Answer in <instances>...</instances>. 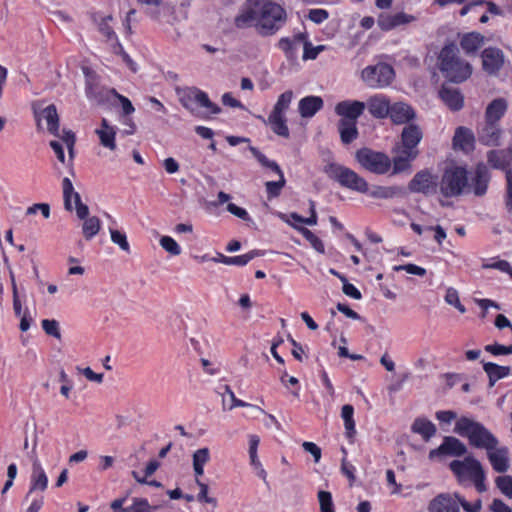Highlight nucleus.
Listing matches in <instances>:
<instances>
[{"instance_id":"f257e3e1","label":"nucleus","mask_w":512,"mask_h":512,"mask_svg":"<svg viewBox=\"0 0 512 512\" xmlns=\"http://www.w3.org/2000/svg\"><path fill=\"white\" fill-rule=\"evenodd\" d=\"M285 9L272 0H246L234 18L238 29L254 27L262 36L275 34L286 22Z\"/></svg>"},{"instance_id":"f03ea898","label":"nucleus","mask_w":512,"mask_h":512,"mask_svg":"<svg viewBox=\"0 0 512 512\" xmlns=\"http://www.w3.org/2000/svg\"><path fill=\"white\" fill-rule=\"evenodd\" d=\"M458 53V47L454 43H449L441 49L438 57L440 71L455 83L467 80L472 74V66Z\"/></svg>"},{"instance_id":"7ed1b4c3","label":"nucleus","mask_w":512,"mask_h":512,"mask_svg":"<svg viewBox=\"0 0 512 512\" xmlns=\"http://www.w3.org/2000/svg\"><path fill=\"white\" fill-rule=\"evenodd\" d=\"M454 432L467 437L472 446L492 449L498 445V440L479 422L468 417H461L455 424Z\"/></svg>"},{"instance_id":"20e7f679","label":"nucleus","mask_w":512,"mask_h":512,"mask_svg":"<svg viewBox=\"0 0 512 512\" xmlns=\"http://www.w3.org/2000/svg\"><path fill=\"white\" fill-rule=\"evenodd\" d=\"M438 184L439 191L444 197H458L469 191L467 170L461 166L451 165L445 169Z\"/></svg>"},{"instance_id":"39448f33","label":"nucleus","mask_w":512,"mask_h":512,"mask_svg":"<svg viewBox=\"0 0 512 512\" xmlns=\"http://www.w3.org/2000/svg\"><path fill=\"white\" fill-rule=\"evenodd\" d=\"M355 157L364 169L374 174H385L391 167V159L388 155L370 148L359 149Z\"/></svg>"},{"instance_id":"423d86ee","label":"nucleus","mask_w":512,"mask_h":512,"mask_svg":"<svg viewBox=\"0 0 512 512\" xmlns=\"http://www.w3.org/2000/svg\"><path fill=\"white\" fill-rule=\"evenodd\" d=\"M176 93L182 106L191 112L194 111L192 107L193 103H197L201 107L208 109L212 114H218L221 111V108L217 104L210 101L205 92L196 87L176 88Z\"/></svg>"},{"instance_id":"0eeeda50","label":"nucleus","mask_w":512,"mask_h":512,"mask_svg":"<svg viewBox=\"0 0 512 512\" xmlns=\"http://www.w3.org/2000/svg\"><path fill=\"white\" fill-rule=\"evenodd\" d=\"M331 175L336 181L339 182L341 186L350 190H354L359 193H366L369 190V186L366 180L358 175L355 171L347 167L341 165H332Z\"/></svg>"},{"instance_id":"6e6552de","label":"nucleus","mask_w":512,"mask_h":512,"mask_svg":"<svg viewBox=\"0 0 512 512\" xmlns=\"http://www.w3.org/2000/svg\"><path fill=\"white\" fill-rule=\"evenodd\" d=\"M361 77L371 88H384L392 82L394 70L391 66L380 63L365 68L362 71Z\"/></svg>"},{"instance_id":"1a4fd4ad","label":"nucleus","mask_w":512,"mask_h":512,"mask_svg":"<svg viewBox=\"0 0 512 512\" xmlns=\"http://www.w3.org/2000/svg\"><path fill=\"white\" fill-rule=\"evenodd\" d=\"M449 466L459 482L468 479L472 481V478L483 470L481 463L471 455L464 460H454Z\"/></svg>"},{"instance_id":"9d476101","label":"nucleus","mask_w":512,"mask_h":512,"mask_svg":"<svg viewBox=\"0 0 512 512\" xmlns=\"http://www.w3.org/2000/svg\"><path fill=\"white\" fill-rule=\"evenodd\" d=\"M437 176L429 170H422L415 174L409 182L408 188L411 192L431 195L436 193L439 187Z\"/></svg>"},{"instance_id":"9b49d317","label":"nucleus","mask_w":512,"mask_h":512,"mask_svg":"<svg viewBox=\"0 0 512 512\" xmlns=\"http://www.w3.org/2000/svg\"><path fill=\"white\" fill-rule=\"evenodd\" d=\"M466 452L467 448L464 443L455 437L446 436L438 448L430 451L429 458L434 459L441 455L462 456Z\"/></svg>"},{"instance_id":"f8f14e48","label":"nucleus","mask_w":512,"mask_h":512,"mask_svg":"<svg viewBox=\"0 0 512 512\" xmlns=\"http://www.w3.org/2000/svg\"><path fill=\"white\" fill-rule=\"evenodd\" d=\"M481 57L483 69L489 74L497 73L504 64V54L498 48L489 47L484 49Z\"/></svg>"},{"instance_id":"ddd939ff","label":"nucleus","mask_w":512,"mask_h":512,"mask_svg":"<svg viewBox=\"0 0 512 512\" xmlns=\"http://www.w3.org/2000/svg\"><path fill=\"white\" fill-rule=\"evenodd\" d=\"M388 116L394 124L402 125L414 120L416 112L409 104L396 102L390 106Z\"/></svg>"},{"instance_id":"4468645a","label":"nucleus","mask_w":512,"mask_h":512,"mask_svg":"<svg viewBox=\"0 0 512 512\" xmlns=\"http://www.w3.org/2000/svg\"><path fill=\"white\" fill-rule=\"evenodd\" d=\"M488 459L493 467V469L498 473H505L508 471L510 467L509 462V450L507 447L502 446L495 448L487 449Z\"/></svg>"},{"instance_id":"2eb2a0df","label":"nucleus","mask_w":512,"mask_h":512,"mask_svg":"<svg viewBox=\"0 0 512 512\" xmlns=\"http://www.w3.org/2000/svg\"><path fill=\"white\" fill-rule=\"evenodd\" d=\"M489 181L490 175L488 168L483 163H480L475 168L469 190L472 189L476 196H483L487 192Z\"/></svg>"},{"instance_id":"dca6fc26","label":"nucleus","mask_w":512,"mask_h":512,"mask_svg":"<svg viewBox=\"0 0 512 512\" xmlns=\"http://www.w3.org/2000/svg\"><path fill=\"white\" fill-rule=\"evenodd\" d=\"M458 494H440L429 505L430 512H459Z\"/></svg>"},{"instance_id":"f3484780","label":"nucleus","mask_w":512,"mask_h":512,"mask_svg":"<svg viewBox=\"0 0 512 512\" xmlns=\"http://www.w3.org/2000/svg\"><path fill=\"white\" fill-rule=\"evenodd\" d=\"M365 109V103L360 101H343L336 105L335 111L342 118L340 120H351L356 122L357 118L363 113Z\"/></svg>"},{"instance_id":"a211bd4d","label":"nucleus","mask_w":512,"mask_h":512,"mask_svg":"<svg viewBox=\"0 0 512 512\" xmlns=\"http://www.w3.org/2000/svg\"><path fill=\"white\" fill-rule=\"evenodd\" d=\"M501 130L498 123L485 121L478 132L479 141L487 146H497L500 144Z\"/></svg>"},{"instance_id":"6ab92c4d","label":"nucleus","mask_w":512,"mask_h":512,"mask_svg":"<svg viewBox=\"0 0 512 512\" xmlns=\"http://www.w3.org/2000/svg\"><path fill=\"white\" fill-rule=\"evenodd\" d=\"M95 133L104 148L110 151L116 150V131L115 128L108 123L107 119H102L100 127L95 130Z\"/></svg>"},{"instance_id":"aec40b11","label":"nucleus","mask_w":512,"mask_h":512,"mask_svg":"<svg viewBox=\"0 0 512 512\" xmlns=\"http://www.w3.org/2000/svg\"><path fill=\"white\" fill-rule=\"evenodd\" d=\"M423 138L421 128L416 124L406 125L401 132L400 144L405 148L418 150L417 146Z\"/></svg>"},{"instance_id":"412c9836","label":"nucleus","mask_w":512,"mask_h":512,"mask_svg":"<svg viewBox=\"0 0 512 512\" xmlns=\"http://www.w3.org/2000/svg\"><path fill=\"white\" fill-rule=\"evenodd\" d=\"M390 101L381 95L372 96L367 100L370 114L378 119L386 118L390 110Z\"/></svg>"},{"instance_id":"4be33fe9","label":"nucleus","mask_w":512,"mask_h":512,"mask_svg":"<svg viewBox=\"0 0 512 512\" xmlns=\"http://www.w3.org/2000/svg\"><path fill=\"white\" fill-rule=\"evenodd\" d=\"M440 98L451 110H460L463 107L464 98L456 88L442 86L439 92Z\"/></svg>"},{"instance_id":"5701e85b","label":"nucleus","mask_w":512,"mask_h":512,"mask_svg":"<svg viewBox=\"0 0 512 512\" xmlns=\"http://www.w3.org/2000/svg\"><path fill=\"white\" fill-rule=\"evenodd\" d=\"M488 163L496 169H505L512 162V148L492 150L487 155Z\"/></svg>"},{"instance_id":"b1692460","label":"nucleus","mask_w":512,"mask_h":512,"mask_svg":"<svg viewBox=\"0 0 512 512\" xmlns=\"http://www.w3.org/2000/svg\"><path fill=\"white\" fill-rule=\"evenodd\" d=\"M474 140L473 132L470 129L461 126L455 131L453 144L455 147L468 152L473 149Z\"/></svg>"},{"instance_id":"393cba45","label":"nucleus","mask_w":512,"mask_h":512,"mask_svg":"<svg viewBox=\"0 0 512 512\" xmlns=\"http://www.w3.org/2000/svg\"><path fill=\"white\" fill-rule=\"evenodd\" d=\"M47 485H48V478H47L45 471L43 470V468L41 467V465L39 463L34 462L33 463V473H32V478H31V488H30V491L28 492V494L26 495V500H29V498L34 490L44 491L47 488Z\"/></svg>"},{"instance_id":"a878e982","label":"nucleus","mask_w":512,"mask_h":512,"mask_svg":"<svg viewBox=\"0 0 512 512\" xmlns=\"http://www.w3.org/2000/svg\"><path fill=\"white\" fill-rule=\"evenodd\" d=\"M323 106L322 98L318 96H308L300 100L299 112L304 118L312 117Z\"/></svg>"},{"instance_id":"bb28decb","label":"nucleus","mask_w":512,"mask_h":512,"mask_svg":"<svg viewBox=\"0 0 512 512\" xmlns=\"http://www.w3.org/2000/svg\"><path fill=\"white\" fill-rule=\"evenodd\" d=\"M507 109V102L503 98L494 99L486 108L485 121L498 123Z\"/></svg>"},{"instance_id":"cd10ccee","label":"nucleus","mask_w":512,"mask_h":512,"mask_svg":"<svg viewBox=\"0 0 512 512\" xmlns=\"http://www.w3.org/2000/svg\"><path fill=\"white\" fill-rule=\"evenodd\" d=\"M411 430L422 436L425 441L430 440L436 434V426L426 418H417L414 420Z\"/></svg>"},{"instance_id":"c85d7f7f","label":"nucleus","mask_w":512,"mask_h":512,"mask_svg":"<svg viewBox=\"0 0 512 512\" xmlns=\"http://www.w3.org/2000/svg\"><path fill=\"white\" fill-rule=\"evenodd\" d=\"M483 44L484 36L476 32L465 34L460 41L461 48L467 54L475 53Z\"/></svg>"},{"instance_id":"c756f323","label":"nucleus","mask_w":512,"mask_h":512,"mask_svg":"<svg viewBox=\"0 0 512 512\" xmlns=\"http://www.w3.org/2000/svg\"><path fill=\"white\" fill-rule=\"evenodd\" d=\"M210 461V451L207 447L196 450L192 455V466L196 478L204 474V466Z\"/></svg>"},{"instance_id":"7c9ffc66","label":"nucleus","mask_w":512,"mask_h":512,"mask_svg":"<svg viewBox=\"0 0 512 512\" xmlns=\"http://www.w3.org/2000/svg\"><path fill=\"white\" fill-rule=\"evenodd\" d=\"M338 130L340 133L341 141L344 144H349L353 140H355L358 136V130L356 127V122H352L351 120H339L338 122Z\"/></svg>"},{"instance_id":"2f4dec72","label":"nucleus","mask_w":512,"mask_h":512,"mask_svg":"<svg viewBox=\"0 0 512 512\" xmlns=\"http://www.w3.org/2000/svg\"><path fill=\"white\" fill-rule=\"evenodd\" d=\"M484 371L489 377V386H494L495 382L502 379L510 374V367L499 366L497 364L488 362L483 365Z\"/></svg>"},{"instance_id":"473e14b6","label":"nucleus","mask_w":512,"mask_h":512,"mask_svg":"<svg viewBox=\"0 0 512 512\" xmlns=\"http://www.w3.org/2000/svg\"><path fill=\"white\" fill-rule=\"evenodd\" d=\"M258 118L265 123H269L271 125L273 132L276 133L277 135L285 138L289 137V129L286 125L285 116L270 114L267 120H265L261 116H259Z\"/></svg>"},{"instance_id":"72a5a7b5","label":"nucleus","mask_w":512,"mask_h":512,"mask_svg":"<svg viewBox=\"0 0 512 512\" xmlns=\"http://www.w3.org/2000/svg\"><path fill=\"white\" fill-rule=\"evenodd\" d=\"M42 118L47 122V128L53 135H58L59 131V116L55 105L51 104L44 108L41 112Z\"/></svg>"},{"instance_id":"f704fd0d","label":"nucleus","mask_w":512,"mask_h":512,"mask_svg":"<svg viewBox=\"0 0 512 512\" xmlns=\"http://www.w3.org/2000/svg\"><path fill=\"white\" fill-rule=\"evenodd\" d=\"M139 5L146 6L149 9V15L152 19L159 21L161 10L170 9L163 0H136Z\"/></svg>"},{"instance_id":"c9c22d12","label":"nucleus","mask_w":512,"mask_h":512,"mask_svg":"<svg viewBox=\"0 0 512 512\" xmlns=\"http://www.w3.org/2000/svg\"><path fill=\"white\" fill-rule=\"evenodd\" d=\"M354 408L350 404H346L341 409V417L344 420L346 436L352 438L355 433V421L353 419Z\"/></svg>"},{"instance_id":"e433bc0d","label":"nucleus","mask_w":512,"mask_h":512,"mask_svg":"<svg viewBox=\"0 0 512 512\" xmlns=\"http://www.w3.org/2000/svg\"><path fill=\"white\" fill-rule=\"evenodd\" d=\"M403 194V189L398 186L383 187L378 186L372 192L371 196L379 199H390Z\"/></svg>"},{"instance_id":"4c0bfd02","label":"nucleus","mask_w":512,"mask_h":512,"mask_svg":"<svg viewBox=\"0 0 512 512\" xmlns=\"http://www.w3.org/2000/svg\"><path fill=\"white\" fill-rule=\"evenodd\" d=\"M100 231V220L96 216L89 217L82 224V233L85 239L93 238Z\"/></svg>"},{"instance_id":"58836bf2","label":"nucleus","mask_w":512,"mask_h":512,"mask_svg":"<svg viewBox=\"0 0 512 512\" xmlns=\"http://www.w3.org/2000/svg\"><path fill=\"white\" fill-rule=\"evenodd\" d=\"M292 98H293V92L291 90H288V91L282 93L278 97V100L270 114L284 116V112L288 109Z\"/></svg>"},{"instance_id":"ea45409f","label":"nucleus","mask_w":512,"mask_h":512,"mask_svg":"<svg viewBox=\"0 0 512 512\" xmlns=\"http://www.w3.org/2000/svg\"><path fill=\"white\" fill-rule=\"evenodd\" d=\"M62 190H63V199H64V207L67 211H72V203L71 199L73 198L75 200V194L77 193L74 191L73 184L71 180L67 177H65L62 180Z\"/></svg>"},{"instance_id":"a19ab883","label":"nucleus","mask_w":512,"mask_h":512,"mask_svg":"<svg viewBox=\"0 0 512 512\" xmlns=\"http://www.w3.org/2000/svg\"><path fill=\"white\" fill-rule=\"evenodd\" d=\"M304 41V36L299 34L293 40L289 38H282L279 40V47L287 54L288 58L294 55L297 44Z\"/></svg>"},{"instance_id":"79ce46f5","label":"nucleus","mask_w":512,"mask_h":512,"mask_svg":"<svg viewBox=\"0 0 512 512\" xmlns=\"http://www.w3.org/2000/svg\"><path fill=\"white\" fill-rule=\"evenodd\" d=\"M495 484L502 494L512 499V476H498L495 479Z\"/></svg>"},{"instance_id":"37998d69","label":"nucleus","mask_w":512,"mask_h":512,"mask_svg":"<svg viewBox=\"0 0 512 512\" xmlns=\"http://www.w3.org/2000/svg\"><path fill=\"white\" fill-rule=\"evenodd\" d=\"M160 246L170 255L178 256L181 254V248L178 243L170 236H162L159 240Z\"/></svg>"},{"instance_id":"c03bdc74","label":"nucleus","mask_w":512,"mask_h":512,"mask_svg":"<svg viewBox=\"0 0 512 512\" xmlns=\"http://www.w3.org/2000/svg\"><path fill=\"white\" fill-rule=\"evenodd\" d=\"M298 230L317 252L324 253L325 249L322 241L313 232L305 227H299Z\"/></svg>"},{"instance_id":"a18cd8bd","label":"nucleus","mask_w":512,"mask_h":512,"mask_svg":"<svg viewBox=\"0 0 512 512\" xmlns=\"http://www.w3.org/2000/svg\"><path fill=\"white\" fill-rule=\"evenodd\" d=\"M279 176L278 181H268L266 182V191L270 197H277L280 194L281 189L285 186V178L280 170V173H277Z\"/></svg>"},{"instance_id":"49530a36","label":"nucleus","mask_w":512,"mask_h":512,"mask_svg":"<svg viewBox=\"0 0 512 512\" xmlns=\"http://www.w3.org/2000/svg\"><path fill=\"white\" fill-rule=\"evenodd\" d=\"M317 496L321 512H334V504L330 492L321 490Z\"/></svg>"},{"instance_id":"de8ad7c7","label":"nucleus","mask_w":512,"mask_h":512,"mask_svg":"<svg viewBox=\"0 0 512 512\" xmlns=\"http://www.w3.org/2000/svg\"><path fill=\"white\" fill-rule=\"evenodd\" d=\"M377 24L379 28L383 31H389L391 29L398 27L395 14H380L379 17L377 18Z\"/></svg>"},{"instance_id":"09e8293b","label":"nucleus","mask_w":512,"mask_h":512,"mask_svg":"<svg viewBox=\"0 0 512 512\" xmlns=\"http://www.w3.org/2000/svg\"><path fill=\"white\" fill-rule=\"evenodd\" d=\"M445 302L454 306L462 314L466 312L465 307L460 302L459 294L454 288H448L446 290Z\"/></svg>"},{"instance_id":"8fccbe9b","label":"nucleus","mask_w":512,"mask_h":512,"mask_svg":"<svg viewBox=\"0 0 512 512\" xmlns=\"http://www.w3.org/2000/svg\"><path fill=\"white\" fill-rule=\"evenodd\" d=\"M249 150L263 166L270 168L276 173H280V167L276 162L268 160L264 154H262L257 148L253 146H250Z\"/></svg>"},{"instance_id":"3c124183","label":"nucleus","mask_w":512,"mask_h":512,"mask_svg":"<svg viewBox=\"0 0 512 512\" xmlns=\"http://www.w3.org/2000/svg\"><path fill=\"white\" fill-rule=\"evenodd\" d=\"M195 482L200 489L199 494L197 496L198 501L205 502L207 504H211L212 506L215 507L217 505V500L213 497L208 496V490H209L208 485L206 483L200 481L199 478H196Z\"/></svg>"},{"instance_id":"603ef678","label":"nucleus","mask_w":512,"mask_h":512,"mask_svg":"<svg viewBox=\"0 0 512 512\" xmlns=\"http://www.w3.org/2000/svg\"><path fill=\"white\" fill-rule=\"evenodd\" d=\"M111 240L114 244L118 245L121 250L128 252L130 250L129 243L126 235L119 230L110 229Z\"/></svg>"},{"instance_id":"864d4df0","label":"nucleus","mask_w":512,"mask_h":512,"mask_svg":"<svg viewBox=\"0 0 512 512\" xmlns=\"http://www.w3.org/2000/svg\"><path fill=\"white\" fill-rule=\"evenodd\" d=\"M394 153L396 156L401 157L411 163L418 157L419 150L405 148V147H403L402 144H399V146H397L394 149Z\"/></svg>"},{"instance_id":"5fc2aeb1","label":"nucleus","mask_w":512,"mask_h":512,"mask_svg":"<svg viewBox=\"0 0 512 512\" xmlns=\"http://www.w3.org/2000/svg\"><path fill=\"white\" fill-rule=\"evenodd\" d=\"M155 508L151 507L145 499H135L133 505L123 509L124 512H153Z\"/></svg>"},{"instance_id":"6e6d98bb","label":"nucleus","mask_w":512,"mask_h":512,"mask_svg":"<svg viewBox=\"0 0 512 512\" xmlns=\"http://www.w3.org/2000/svg\"><path fill=\"white\" fill-rule=\"evenodd\" d=\"M391 164H393V174H399L411 170V163L396 155L393 156Z\"/></svg>"},{"instance_id":"4d7b16f0","label":"nucleus","mask_w":512,"mask_h":512,"mask_svg":"<svg viewBox=\"0 0 512 512\" xmlns=\"http://www.w3.org/2000/svg\"><path fill=\"white\" fill-rule=\"evenodd\" d=\"M42 328L46 334L53 336L57 339L61 338V333L59 330V323L56 320H48V319L43 320Z\"/></svg>"},{"instance_id":"13d9d810","label":"nucleus","mask_w":512,"mask_h":512,"mask_svg":"<svg viewBox=\"0 0 512 512\" xmlns=\"http://www.w3.org/2000/svg\"><path fill=\"white\" fill-rule=\"evenodd\" d=\"M111 21L112 17L110 15L101 17L98 21V29L104 36L107 37V39H111L114 37V30L110 25Z\"/></svg>"},{"instance_id":"bf43d9fd","label":"nucleus","mask_w":512,"mask_h":512,"mask_svg":"<svg viewBox=\"0 0 512 512\" xmlns=\"http://www.w3.org/2000/svg\"><path fill=\"white\" fill-rule=\"evenodd\" d=\"M112 94L119 100L122 107L123 116H128L135 111L134 106L128 98L119 94L115 89L112 90Z\"/></svg>"},{"instance_id":"052dcab7","label":"nucleus","mask_w":512,"mask_h":512,"mask_svg":"<svg viewBox=\"0 0 512 512\" xmlns=\"http://www.w3.org/2000/svg\"><path fill=\"white\" fill-rule=\"evenodd\" d=\"M302 448L307 453H310L312 455L315 463H319L320 462L321 456H322V451H321V448L318 445H316L313 442L304 441L302 443Z\"/></svg>"},{"instance_id":"680f3d73","label":"nucleus","mask_w":512,"mask_h":512,"mask_svg":"<svg viewBox=\"0 0 512 512\" xmlns=\"http://www.w3.org/2000/svg\"><path fill=\"white\" fill-rule=\"evenodd\" d=\"M258 256L257 251H251L247 254L240 255V256H234L229 258V265H239L244 266L246 265L250 260Z\"/></svg>"},{"instance_id":"e2e57ef3","label":"nucleus","mask_w":512,"mask_h":512,"mask_svg":"<svg viewBox=\"0 0 512 512\" xmlns=\"http://www.w3.org/2000/svg\"><path fill=\"white\" fill-rule=\"evenodd\" d=\"M485 350L493 355H508L512 354V345L490 344L485 346Z\"/></svg>"},{"instance_id":"0e129e2a","label":"nucleus","mask_w":512,"mask_h":512,"mask_svg":"<svg viewBox=\"0 0 512 512\" xmlns=\"http://www.w3.org/2000/svg\"><path fill=\"white\" fill-rule=\"evenodd\" d=\"M37 211H40L43 217L46 219L50 217V206L47 203L33 204L32 206L26 209V214L33 215L37 213Z\"/></svg>"},{"instance_id":"69168bd1","label":"nucleus","mask_w":512,"mask_h":512,"mask_svg":"<svg viewBox=\"0 0 512 512\" xmlns=\"http://www.w3.org/2000/svg\"><path fill=\"white\" fill-rule=\"evenodd\" d=\"M324 49V46L319 45L313 47L309 42L304 41V59H315L317 55Z\"/></svg>"},{"instance_id":"338daca9","label":"nucleus","mask_w":512,"mask_h":512,"mask_svg":"<svg viewBox=\"0 0 512 512\" xmlns=\"http://www.w3.org/2000/svg\"><path fill=\"white\" fill-rule=\"evenodd\" d=\"M457 501L458 505L461 504L466 512H480L482 508V502L480 499L476 500L473 504H470L458 495Z\"/></svg>"},{"instance_id":"774afa93","label":"nucleus","mask_w":512,"mask_h":512,"mask_svg":"<svg viewBox=\"0 0 512 512\" xmlns=\"http://www.w3.org/2000/svg\"><path fill=\"white\" fill-rule=\"evenodd\" d=\"M507 181V198L506 207L510 213H512V170L506 172Z\"/></svg>"}]
</instances>
